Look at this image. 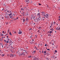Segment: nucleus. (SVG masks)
Masks as SVG:
<instances>
[{"label":"nucleus","instance_id":"1","mask_svg":"<svg viewBox=\"0 0 60 60\" xmlns=\"http://www.w3.org/2000/svg\"><path fill=\"white\" fill-rule=\"evenodd\" d=\"M44 17H45L46 19H48V18H49V15L47 14H46L45 15H44Z\"/></svg>","mask_w":60,"mask_h":60},{"label":"nucleus","instance_id":"2","mask_svg":"<svg viewBox=\"0 0 60 60\" xmlns=\"http://www.w3.org/2000/svg\"><path fill=\"white\" fill-rule=\"evenodd\" d=\"M7 41H6V42L7 43H9V41H11V39H9L8 38H7Z\"/></svg>","mask_w":60,"mask_h":60},{"label":"nucleus","instance_id":"3","mask_svg":"<svg viewBox=\"0 0 60 60\" xmlns=\"http://www.w3.org/2000/svg\"><path fill=\"white\" fill-rule=\"evenodd\" d=\"M37 19L38 20H39V21H40L41 20V17L40 16H39L38 17V18Z\"/></svg>","mask_w":60,"mask_h":60},{"label":"nucleus","instance_id":"4","mask_svg":"<svg viewBox=\"0 0 60 60\" xmlns=\"http://www.w3.org/2000/svg\"><path fill=\"white\" fill-rule=\"evenodd\" d=\"M34 22L35 23H38L39 22V20L37 19Z\"/></svg>","mask_w":60,"mask_h":60},{"label":"nucleus","instance_id":"5","mask_svg":"<svg viewBox=\"0 0 60 60\" xmlns=\"http://www.w3.org/2000/svg\"><path fill=\"white\" fill-rule=\"evenodd\" d=\"M33 19H34V21H35L37 19V18L36 17L35 18V16H34L33 18Z\"/></svg>","mask_w":60,"mask_h":60},{"label":"nucleus","instance_id":"6","mask_svg":"<svg viewBox=\"0 0 60 60\" xmlns=\"http://www.w3.org/2000/svg\"><path fill=\"white\" fill-rule=\"evenodd\" d=\"M51 25V26H52V27L54 26H55V25H54V23H53V22H52Z\"/></svg>","mask_w":60,"mask_h":60},{"label":"nucleus","instance_id":"7","mask_svg":"<svg viewBox=\"0 0 60 60\" xmlns=\"http://www.w3.org/2000/svg\"><path fill=\"white\" fill-rule=\"evenodd\" d=\"M20 31V29H19V32L18 33V34H22V31Z\"/></svg>","mask_w":60,"mask_h":60},{"label":"nucleus","instance_id":"8","mask_svg":"<svg viewBox=\"0 0 60 60\" xmlns=\"http://www.w3.org/2000/svg\"><path fill=\"white\" fill-rule=\"evenodd\" d=\"M50 30L52 31H54V29H53V28H52L50 29Z\"/></svg>","mask_w":60,"mask_h":60},{"label":"nucleus","instance_id":"9","mask_svg":"<svg viewBox=\"0 0 60 60\" xmlns=\"http://www.w3.org/2000/svg\"><path fill=\"white\" fill-rule=\"evenodd\" d=\"M45 13H44L42 14H41L42 15H43V16H44V15H45Z\"/></svg>","mask_w":60,"mask_h":60},{"label":"nucleus","instance_id":"10","mask_svg":"<svg viewBox=\"0 0 60 60\" xmlns=\"http://www.w3.org/2000/svg\"><path fill=\"white\" fill-rule=\"evenodd\" d=\"M26 3H27L29 2V0H26Z\"/></svg>","mask_w":60,"mask_h":60},{"label":"nucleus","instance_id":"11","mask_svg":"<svg viewBox=\"0 0 60 60\" xmlns=\"http://www.w3.org/2000/svg\"><path fill=\"white\" fill-rule=\"evenodd\" d=\"M24 55V52H22L21 54V56H23Z\"/></svg>","mask_w":60,"mask_h":60},{"label":"nucleus","instance_id":"12","mask_svg":"<svg viewBox=\"0 0 60 60\" xmlns=\"http://www.w3.org/2000/svg\"><path fill=\"white\" fill-rule=\"evenodd\" d=\"M12 13L11 12L10 13V14H9L8 15L9 16H11V15H12Z\"/></svg>","mask_w":60,"mask_h":60},{"label":"nucleus","instance_id":"13","mask_svg":"<svg viewBox=\"0 0 60 60\" xmlns=\"http://www.w3.org/2000/svg\"><path fill=\"white\" fill-rule=\"evenodd\" d=\"M36 52V51H33V53H34V54H35Z\"/></svg>","mask_w":60,"mask_h":60},{"label":"nucleus","instance_id":"14","mask_svg":"<svg viewBox=\"0 0 60 60\" xmlns=\"http://www.w3.org/2000/svg\"><path fill=\"white\" fill-rule=\"evenodd\" d=\"M37 15H38V16H41V15L40 14V13H38L37 14Z\"/></svg>","mask_w":60,"mask_h":60},{"label":"nucleus","instance_id":"15","mask_svg":"<svg viewBox=\"0 0 60 60\" xmlns=\"http://www.w3.org/2000/svg\"><path fill=\"white\" fill-rule=\"evenodd\" d=\"M30 43H31V44H32V43H34V42H33V41H31V42H30Z\"/></svg>","mask_w":60,"mask_h":60},{"label":"nucleus","instance_id":"16","mask_svg":"<svg viewBox=\"0 0 60 60\" xmlns=\"http://www.w3.org/2000/svg\"><path fill=\"white\" fill-rule=\"evenodd\" d=\"M31 30H32V29H31V28H30L29 29V31H31Z\"/></svg>","mask_w":60,"mask_h":60},{"label":"nucleus","instance_id":"17","mask_svg":"<svg viewBox=\"0 0 60 60\" xmlns=\"http://www.w3.org/2000/svg\"><path fill=\"white\" fill-rule=\"evenodd\" d=\"M11 56L12 57H13V56H14V55H13L12 54H11Z\"/></svg>","mask_w":60,"mask_h":60},{"label":"nucleus","instance_id":"18","mask_svg":"<svg viewBox=\"0 0 60 60\" xmlns=\"http://www.w3.org/2000/svg\"><path fill=\"white\" fill-rule=\"evenodd\" d=\"M1 56H2V57H3V56H4V54H3L1 55Z\"/></svg>","mask_w":60,"mask_h":60},{"label":"nucleus","instance_id":"19","mask_svg":"<svg viewBox=\"0 0 60 60\" xmlns=\"http://www.w3.org/2000/svg\"><path fill=\"white\" fill-rule=\"evenodd\" d=\"M34 60H39V59L38 58H36L34 59Z\"/></svg>","mask_w":60,"mask_h":60},{"label":"nucleus","instance_id":"20","mask_svg":"<svg viewBox=\"0 0 60 60\" xmlns=\"http://www.w3.org/2000/svg\"><path fill=\"white\" fill-rule=\"evenodd\" d=\"M52 33V31H50V34H51V33Z\"/></svg>","mask_w":60,"mask_h":60},{"label":"nucleus","instance_id":"21","mask_svg":"<svg viewBox=\"0 0 60 60\" xmlns=\"http://www.w3.org/2000/svg\"><path fill=\"white\" fill-rule=\"evenodd\" d=\"M33 18L32 17H31L30 18V19L31 20H32V19H33Z\"/></svg>","mask_w":60,"mask_h":60},{"label":"nucleus","instance_id":"22","mask_svg":"<svg viewBox=\"0 0 60 60\" xmlns=\"http://www.w3.org/2000/svg\"><path fill=\"white\" fill-rule=\"evenodd\" d=\"M31 57H32V56H29L28 57L29 58H31Z\"/></svg>","mask_w":60,"mask_h":60},{"label":"nucleus","instance_id":"23","mask_svg":"<svg viewBox=\"0 0 60 60\" xmlns=\"http://www.w3.org/2000/svg\"><path fill=\"white\" fill-rule=\"evenodd\" d=\"M19 56H21V54L20 53H19Z\"/></svg>","mask_w":60,"mask_h":60},{"label":"nucleus","instance_id":"24","mask_svg":"<svg viewBox=\"0 0 60 60\" xmlns=\"http://www.w3.org/2000/svg\"><path fill=\"white\" fill-rule=\"evenodd\" d=\"M46 52H47V51H45L44 52V53H46Z\"/></svg>","mask_w":60,"mask_h":60},{"label":"nucleus","instance_id":"25","mask_svg":"<svg viewBox=\"0 0 60 60\" xmlns=\"http://www.w3.org/2000/svg\"><path fill=\"white\" fill-rule=\"evenodd\" d=\"M13 17H12V16H11L10 17V18H11V19H12L13 18Z\"/></svg>","mask_w":60,"mask_h":60},{"label":"nucleus","instance_id":"26","mask_svg":"<svg viewBox=\"0 0 60 60\" xmlns=\"http://www.w3.org/2000/svg\"><path fill=\"white\" fill-rule=\"evenodd\" d=\"M46 59H47V60H49V58L46 57Z\"/></svg>","mask_w":60,"mask_h":60},{"label":"nucleus","instance_id":"27","mask_svg":"<svg viewBox=\"0 0 60 60\" xmlns=\"http://www.w3.org/2000/svg\"><path fill=\"white\" fill-rule=\"evenodd\" d=\"M21 10H24V8H22L21 9Z\"/></svg>","mask_w":60,"mask_h":60},{"label":"nucleus","instance_id":"28","mask_svg":"<svg viewBox=\"0 0 60 60\" xmlns=\"http://www.w3.org/2000/svg\"><path fill=\"white\" fill-rule=\"evenodd\" d=\"M35 38H37V36L36 35H35Z\"/></svg>","mask_w":60,"mask_h":60},{"label":"nucleus","instance_id":"29","mask_svg":"<svg viewBox=\"0 0 60 60\" xmlns=\"http://www.w3.org/2000/svg\"><path fill=\"white\" fill-rule=\"evenodd\" d=\"M45 12H41V13H42L41 14H43V13H44Z\"/></svg>","mask_w":60,"mask_h":60},{"label":"nucleus","instance_id":"30","mask_svg":"<svg viewBox=\"0 0 60 60\" xmlns=\"http://www.w3.org/2000/svg\"><path fill=\"white\" fill-rule=\"evenodd\" d=\"M38 33H40V30H38Z\"/></svg>","mask_w":60,"mask_h":60},{"label":"nucleus","instance_id":"31","mask_svg":"<svg viewBox=\"0 0 60 60\" xmlns=\"http://www.w3.org/2000/svg\"><path fill=\"white\" fill-rule=\"evenodd\" d=\"M26 16H28V13H26Z\"/></svg>","mask_w":60,"mask_h":60},{"label":"nucleus","instance_id":"32","mask_svg":"<svg viewBox=\"0 0 60 60\" xmlns=\"http://www.w3.org/2000/svg\"><path fill=\"white\" fill-rule=\"evenodd\" d=\"M34 15H31V17H32V18H33V17H34Z\"/></svg>","mask_w":60,"mask_h":60},{"label":"nucleus","instance_id":"33","mask_svg":"<svg viewBox=\"0 0 60 60\" xmlns=\"http://www.w3.org/2000/svg\"><path fill=\"white\" fill-rule=\"evenodd\" d=\"M22 14H23V16L25 15H24V12H23L22 13Z\"/></svg>","mask_w":60,"mask_h":60},{"label":"nucleus","instance_id":"34","mask_svg":"<svg viewBox=\"0 0 60 60\" xmlns=\"http://www.w3.org/2000/svg\"><path fill=\"white\" fill-rule=\"evenodd\" d=\"M9 34H10V35H12L11 34V33L10 32Z\"/></svg>","mask_w":60,"mask_h":60},{"label":"nucleus","instance_id":"35","mask_svg":"<svg viewBox=\"0 0 60 60\" xmlns=\"http://www.w3.org/2000/svg\"><path fill=\"white\" fill-rule=\"evenodd\" d=\"M55 51L56 52V53L57 52V51L56 50H55Z\"/></svg>","mask_w":60,"mask_h":60},{"label":"nucleus","instance_id":"36","mask_svg":"<svg viewBox=\"0 0 60 60\" xmlns=\"http://www.w3.org/2000/svg\"><path fill=\"white\" fill-rule=\"evenodd\" d=\"M9 56H10V57H11V54L10 55H9Z\"/></svg>","mask_w":60,"mask_h":60},{"label":"nucleus","instance_id":"37","mask_svg":"<svg viewBox=\"0 0 60 60\" xmlns=\"http://www.w3.org/2000/svg\"><path fill=\"white\" fill-rule=\"evenodd\" d=\"M0 40L1 41H3V39H2V38H1L0 39Z\"/></svg>","mask_w":60,"mask_h":60},{"label":"nucleus","instance_id":"38","mask_svg":"<svg viewBox=\"0 0 60 60\" xmlns=\"http://www.w3.org/2000/svg\"><path fill=\"white\" fill-rule=\"evenodd\" d=\"M21 51H23V50H24V49H21Z\"/></svg>","mask_w":60,"mask_h":60},{"label":"nucleus","instance_id":"39","mask_svg":"<svg viewBox=\"0 0 60 60\" xmlns=\"http://www.w3.org/2000/svg\"><path fill=\"white\" fill-rule=\"evenodd\" d=\"M5 14H6V15H7V12H6L5 13Z\"/></svg>","mask_w":60,"mask_h":60},{"label":"nucleus","instance_id":"40","mask_svg":"<svg viewBox=\"0 0 60 60\" xmlns=\"http://www.w3.org/2000/svg\"><path fill=\"white\" fill-rule=\"evenodd\" d=\"M14 33L16 34V31H15Z\"/></svg>","mask_w":60,"mask_h":60},{"label":"nucleus","instance_id":"41","mask_svg":"<svg viewBox=\"0 0 60 60\" xmlns=\"http://www.w3.org/2000/svg\"><path fill=\"white\" fill-rule=\"evenodd\" d=\"M39 30H41V28H39Z\"/></svg>","mask_w":60,"mask_h":60},{"label":"nucleus","instance_id":"42","mask_svg":"<svg viewBox=\"0 0 60 60\" xmlns=\"http://www.w3.org/2000/svg\"><path fill=\"white\" fill-rule=\"evenodd\" d=\"M55 56H53V58H55Z\"/></svg>","mask_w":60,"mask_h":60},{"label":"nucleus","instance_id":"43","mask_svg":"<svg viewBox=\"0 0 60 60\" xmlns=\"http://www.w3.org/2000/svg\"><path fill=\"white\" fill-rule=\"evenodd\" d=\"M38 4L39 5H41V4L40 3Z\"/></svg>","mask_w":60,"mask_h":60},{"label":"nucleus","instance_id":"44","mask_svg":"<svg viewBox=\"0 0 60 60\" xmlns=\"http://www.w3.org/2000/svg\"><path fill=\"white\" fill-rule=\"evenodd\" d=\"M47 50H50V49H47Z\"/></svg>","mask_w":60,"mask_h":60},{"label":"nucleus","instance_id":"45","mask_svg":"<svg viewBox=\"0 0 60 60\" xmlns=\"http://www.w3.org/2000/svg\"><path fill=\"white\" fill-rule=\"evenodd\" d=\"M4 41H5V42H6V41L5 40H4Z\"/></svg>","mask_w":60,"mask_h":60},{"label":"nucleus","instance_id":"46","mask_svg":"<svg viewBox=\"0 0 60 60\" xmlns=\"http://www.w3.org/2000/svg\"><path fill=\"white\" fill-rule=\"evenodd\" d=\"M7 12H8V13H9V11H7Z\"/></svg>","mask_w":60,"mask_h":60},{"label":"nucleus","instance_id":"47","mask_svg":"<svg viewBox=\"0 0 60 60\" xmlns=\"http://www.w3.org/2000/svg\"><path fill=\"white\" fill-rule=\"evenodd\" d=\"M5 17H6V18H8V17L7 16H5Z\"/></svg>","mask_w":60,"mask_h":60},{"label":"nucleus","instance_id":"48","mask_svg":"<svg viewBox=\"0 0 60 60\" xmlns=\"http://www.w3.org/2000/svg\"><path fill=\"white\" fill-rule=\"evenodd\" d=\"M45 46H47V44H45Z\"/></svg>","mask_w":60,"mask_h":60},{"label":"nucleus","instance_id":"49","mask_svg":"<svg viewBox=\"0 0 60 60\" xmlns=\"http://www.w3.org/2000/svg\"><path fill=\"white\" fill-rule=\"evenodd\" d=\"M26 20H28V18H26Z\"/></svg>","mask_w":60,"mask_h":60},{"label":"nucleus","instance_id":"50","mask_svg":"<svg viewBox=\"0 0 60 60\" xmlns=\"http://www.w3.org/2000/svg\"><path fill=\"white\" fill-rule=\"evenodd\" d=\"M5 33H6V32H4V34H5Z\"/></svg>","mask_w":60,"mask_h":60},{"label":"nucleus","instance_id":"51","mask_svg":"<svg viewBox=\"0 0 60 60\" xmlns=\"http://www.w3.org/2000/svg\"><path fill=\"white\" fill-rule=\"evenodd\" d=\"M8 32H10V30H8Z\"/></svg>","mask_w":60,"mask_h":60},{"label":"nucleus","instance_id":"52","mask_svg":"<svg viewBox=\"0 0 60 60\" xmlns=\"http://www.w3.org/2000/svg\"><path fill=\"white\" fill-rule=\"evenodd\" d=\"M51 26H51H51H50V28H51Z\"/></svg>","mask_w":60,"mask_h":60},{"label":"nucleus","instance_id":"53","mask_svg":"<svg viewBox=\"0 0 60 60\" xmlns=\"http://www.w3.org/2000/svg\"><path fill=\"white\" fill-rule=\"evenodd\" d=\"M14 57H15V56H16V55H14Z\"/></svg>","mask_w":60,"mask_h":60},{"label":"nucleus","instance_id":"54","mask_svg":"<svg viewBox=\"0 0 60 60\" xmlns=\"http://www.w3.org/2000/svg\"><path fill=\"white\" fill-rule=\"evenodd\" d=\"M39 27V28H42V27H41V26Z\"/></svg>","mask_w":60,"mask_h":60},{"label":"nucleus","instance_id":"55","mask_svg":"<svg viewBox=\"0 0 60 60\" xmlns=\"http://www.w3.org/2000/svg\"><path fill=\"white\" fill-rule=\"evenodd\" d=\"M35 23H34V24H33V25H35Z\"/></svg>","mask_w":60,"mask_h":60},{"label":"nucleus","instance_id":"56","mask_svg":"<svg viewBox=\"0 0 60 60\" xmlns=\"http://www.w3.org/2000/svg\"><path fill=\"white\" fill-rule=\"evenodd\" d=\"M53 23H54V25H55V22H53Z\"/></svg>","mask_w":60,"mask_h":60},{"label":"nucleus","instance_id":"57","mask_svg":"<svg viewBox=\"0 0 60 60\" xmlns=\"http://www.w3.org/2000/svg\"><path fill=\"white\" fill-rule=\"evenodd\" d=\"M3 35H4V34H1V36H3Z\"/></svg>","mask_w":60,"mask_h":60},{"label":"nucleus","instance_id":"58","mask_svg":"<svg viewBox=\"0 0 60 60\" xmlns=\"http://www.w3.org/2000/svg\"><path fill=\"white\" fill-rule=\"evenodd\" d=\"M32 41H34V39H32Z\"/></svg>","mask_w":60,"mask_h":60},{"label":"nucleus","instance_id":"59","mask_svg":"<svg viewBox=\"0 0 60 60\" xmlns=\"http://www.w3.org/2000/svg\"><path fill=\"white\" fill-rule=\"evenodd\" d=\"M42 44H41L40 45V46H42Z\"/></svg>","mask_w":60,"mask_h":60},{"label":"nucleus","instance_id":"60","mask_svg":"<svg viewBox=\"0 0 60 60\" xmlns=\"http://www.w3.org/2000/svg\"><path fill=\"white\" fill-rule=\"evenodd\" d=\"M2 33H4V31H3V32H2Z\"/></svg>","mask_w":60,"mask_h":60},{"label":"nucleus","instance_id":"61","mask_svg":"<svg viewBox=\"0 0 60 60\" xmlns=\"http://www.w3.org/2000/svg\"><path fill=\"white\" fill-rule=\"evenodd\" d=\"M59 19H60V16H59Z\"/></svg>","mask_w":60,"mask_h":60},{"label":"nucleus","instance_id":"62","mask_svg":"<svg viewBox=\"0 0 60 60\" xmlns=\"http://www.w3.org/2000/svg\"><path fill=\"white\" fill-rule=\"evenodd\" d=\"M23 21H25V19H23Z\"/></svg>","mask_w":60,"mask_h":60},{"label":"nucleus","instance_id":"63","mask_svg":"<svg viewBox=\"0 0 60 60\" xmlns=\"http://www.w3.org/2000/svg\"><path fill=\"white\" fill-rule=\"evenodd\" d=\"M52 45H54V43H52Z\"/></svg>","mask_w":60,"mask_h":60},{"label":"nucleus","instance_id":"64","mask_svg":"<svg viewBox=\"0 0 60 60\" xmlns=\"http://www.w3.org/2000/svg\"><path fill=\"white\" fill-rule=\"evenodd\" d=\"M8 35V34H6V35Z\"/></svg>","mask_w":60,"mask_h":60}]
</instances>
